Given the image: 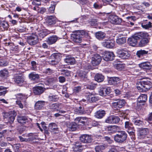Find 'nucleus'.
<instances>
[{
    "label": "nucleus",
    "mask_w": 152,
    "mask_h": 152,
    "mask_svg": "<svg viewBox=\"0 0 152 152\" xmlns=\"http://www.w3.org/2000/svg\"><path fill=\"white\" fill-rule=\"evenodd\" d=\"M137 85L138 90L141 92L146 91L152 87V83L150 81H140L138 82Z\"/></svg>",
    "instance_id": "1"
},
{
    "label": "nucleus",
    "mask_w": 152,
    "mask_h": 152,
    "mask_svg": "<svg viewBox=\"0 0 152 152\" xmlns=\"http://www.w3.org/2000/svg\"><path fill=\"white\" fill-rule=\"evenodd\" d=\"M127 136V134L125 131H118L117 133L114 136V140L117 142L122 143L126 140Z\"/></svg>",
    "instance_id": "2"
},
{
    "label": "nucleus",
    "mask_w": 152,
    "mask_h": 152,
    "mask_svg": "<svg viewBox=\"0 0 152 152\" xmlns=\"http://www.w3.org/2000/svg\"><path fill=\"white\" fill-rule=\"evenodd\" d=\"M35 133H30L22 135V136H19V138L21 142L31 141L35 138Z\"/></svg>",
    "instance_id": "3"
},
{
    "label": "nucleus",
    "mask_w": 152,
    "mask_h": 152,
    "mask_svg": "<svg viewBox=\"0 0 152 152\" xmlns=\"http://www.w3.org/2000/svg\"><path fill=\"white\" fill-rule=\"evenodd\" d=\"M116 53L118 56L123 59H128L130 56V52L124 49H118Z\"/></svg>",
    "instance_id": "4"
},
{
    "label": "nucleus",
    "mask_w": 152,
    "mask_h": 152,
    "mask_svg": "<svg viewBox=\"0 0 152 152\" xmlns=\"http://www.w3.org/2000/svg\"><path fill=\"white\" fill-rule=\"evenodd\" d=\"M71 39L74 42L80 43L82 42V37L81 36L78 30L71 34Z\"/></svg>",
    "instance_id": "5"
},
{
    "label": "nucleus",
    "mask_w": 152,
    "mask_h": 152,
    "mask_svg": "<svg viewBox=\"0 0 152 152\" xmlns=\"http://www.w3.org/2000/svg\"><path fill=\"white\" fill-rule=\"evenodd\" d=\"M16 114L14 112H10L4 113L3 116L4 118H6L10 123H12L14 121Z\"/></svg>",
    "instance_id": "6"
},
{
    "label": "nucleus",
    "mask_w": 152,
    "mask_h": 152,
    "mask_svg": "<svg viewBox=\"0 0 152 152\" xmlns=\"http://www.w3.org/2000/svg\"><path fill=\"white\" fill-rule=\"evenodd\" d=\"M109 18L110 22L113 24L119 25L122 22V19L115 15H110Z\"/></svg>",
    "instance_id": "7"
},
{
    "label": "nucleus",
    "mask_w": 152,
    "mask_h": 152,
    "mask_svg": "<svg viewBox=\"0 0 152 152\" xmlns=\"http://www.w3.org/2000/svg\"><path fill=\"white\" fill-rule=\"evenodd\" d=\"M103 59L106 61H111L114 59L115 57L113 53L109 51H105L103 53Z\"/></svg>",
    "instance_id": "8"
},
{
    "label": "nucleus",
    "mask_w": 152,
    "mask_h": 152,
    "mask_svg": "<svg viewBox=\"0 0 152 152\" xmlns=\"http://www.w3.org/2000/svg\"><path fill=\"white\" fill-rule=\"evenodd\" d=\"M27 41L28 44L31 45H35L38 41V37L36 35L33 34L27 37Z\"/></svg>",
    "instance_id": "9"
},
{
    "label": "nucleus",
    "mask_w": 152,
    "mask_h": 152,
    "mask_svg": "<svg viewBox=\"0 0 152 152\" xmlns=\"http://www.w3.org/2000/svg\"><path fill=\"white\" fill-rule=\"evenodd\" d=\"M111 92V89L110 87L102 86L100 87L99 91V94L101 96H105L109 94Z\"/></svg>",
    "instance_id": "10"
},
{
    "label": "nucleus",
    "mask_w": 152,
    "mask_h": 152,
    "mask_svg": "<svg viewBox=\"0 0 152 152\" xmlns=\"http://www.w3.org/2000/svg\"><path fill=\"white\" fill-rule=\"evenodd\" d=\"M120 120V119L118 116L110 115L106 119L105 122L109 124H115L118 123Z\"/></svg>",
    "instance_id": "11"
},
{
    "label": "nucleus",
    "mask_w": 152,
    "mask_h": 152,
    "mask_svg": "<svg viewBox=\"0 0 152 152\" xmlns=\"http://www.w3.org/2000/svg\"><path fill=\"white\" fill-rule=\"evenodd\" d=\"M102 45L104 47L108 48H112L114 46L115 42L113 39H106L102 42Z\"/></svg>",
    "instance_id": "12"
},
{
    "label": "nucleus",
    "mask_w": 152,
    "mask_h": 152,
    "mask_svg": "<svg viewBox=\"0 0 152 152\" xmlns=\"http://www.w3.org/2000/svg\"><path fill=\"white\" fill-rule=\"evenodd\" d=\"M102 59V57L99 54H94L91 58V63L92 65L94 66L98 65L101 62Z\"/></svg>",
    "instance_id": "13"
},
{
    "label": "nucleus",
    "mask_w": 152,
    "mask_h": 152,
    "mask_svg": "<svg viewBox=\"0 0 152 152\" xmlns=\"http://www.w3.org/2000/svg\"><path fill=\"white\" fill-rule=\"evenodd\" d=\"M126 103L125 100L122 99H117L115 102L112 103V105L115 108H121L124 107Z\"/></svg>",
    "instance_id": "14"
},
{
    "label": "nucleus",
    "mask_w": 152,
    "mask_h": 152,
    "mask_svg": "<svg viewBox=\"0 0 152 152\" xmlns=\"http://www.w3.org/2000/svg\"><path fill=\"white\" fill-rule=\"evenodd\" d=\"M148 132V129L147 128H144L140 130L138 133V137L140 139L145 138Z\"/></svg>",
    "instance_id": "15"
},
{
    "label": "nucleus",
    "mask_w": 152,
    "mask_h": 152,
    "mask_svg": "<svg viewBox=\"0 0 152 152\" xmlns=\"http://www.w3.org/2000/svg\"><path fill=\"white\" fill-rule=\"evenodd\" d=\"M80 140L83 142L89 143L92 140L91 136L88 134H83L80 137Z\"/></svg>",
    "instance_id": "16"
},
{
    "label": "nucleus",
    "mask_w": 152,
    "mask_h": 152,
    "mask_svg": "<svg viewBox=\"0 0 152 152\" xmlns=\"http://www.w3.org/2000/svg\"><path fill=\"white\" fill-rule=\"evenodd\" d=\"M37 30V34L41 39L45 37L50 33V31L47 29L40 30L38 28Z\"/></svg>",
    "instance_id": "17"
},
{
    "label": "nucleus",
    "mask_w": 152,
    "mask_h": 152,
    "mask_svg": "<svg viewBox=\"0 0 152 152\" xmlns=\"http://www.w3.org/2000/svg\"><path fill=\"white\" fill-rule=\"evenodd\" d=\"M45 90V88L42 86H37L33 88V93L36 95H39L42 94Z\"/></svg>",
    "instance_id": "18"
},
{
    "label": "nucleus",
    "mask_w": 152,
    "mask_h": 152,
    "mask_svg": "<svg viewBox=\"0 0 152 152\" xmlns=\"http://www.w3.org/2000/svg\"><path fill=\"white\" fill-rule=\"evenodd\" d=\"M134 37L136 38L137 40L140 39H142L144 38H146L149 36V35L146 32H141L137 33L134 35Z\"/></svg>",
    "instance_id": "19"
},
{
    "label": "nucleus",
    "mask_w": 152,
    "mask_h": 152,
    "mask_svg": "<svg viewBox=\"0 0 152 152\" xmlns=\"http://www.w3.org/2000/svg\"><path fill=\"white\" fill-rule=\"evenodd\" d=\"M66 125L68 130L70 131H75L78 126L77 124L75 122L71 123L67 122L66 124Z\"/></svg>",
    "instance_id": "20"
},
{
    "label": "nucleus",
    "mask_w": 152,
    "mask_h": 152,
    "mask_svg": "<svg viewBox=\"0 0 152 152\" xmlns=\"http://www.w3.org/2000/svg\"><path fill=\"white\" fill-rule=\"evenodd\" d=\"M86 96L87 100L91 102H96L99 99V97L95 96L94 93H89Z\"/></svg>",
    "instance_id": "21"
},
{
    "label": "nucleus",
    "mask_w": 152,
    "mask_h": 152,
    "mask_svg": "<svg viewBox=\"0 0 152 152\" xmlns=\"http://www.w3.org/2000/svg\"><path fill=\"white\" fill-rule=\"evenodd\" d=\"M15 82L17 84H21L24 81L23 76L22 75H17L13 78Z\"/></svg>",
    "instance_id": "22"
},
{
    "label": "nucleus",
    "mask_w": 152,
    "mask_h": 152,
    "mask_svg": "<svg viewBox=\"0 0 152 152\" xmlns=\"http://www.w3.org/2000/svg\"><path fill=\"white\" fill-rule=\"evenodd\" d=\"M45 102L43 101H38L36 102L34 105V109L36 110H40L43 109L45 105Z\"/></svg>",
    "instance_id": "23"
},
{
    "label": "nucleus",
    "mask_w": 152,
    "mask_h": 152,
    "mask_svg": "<svg viewBox=\"0 0 152 152\" xmlns=\"http://www.w3.org/2000/svg\"><path fill=\"white\" fill-rule=\"evenodd\" d=\"M57 20L55 16H48L47 18V22L50 25L55 24Z\"/></svg>",
    "instance_id": "24"
},
{
    "label": "nucleus",
    "mask_w": 152,
    "mask_h": 152,
    "mask_svg": "<svg viewBox=\"0 0 152 152\" xmlns=\"http://www.w3.org/2000/svg\"><path fill=\"white\" fill-rule=\"evenodd\" d=\"M147 96L145 94H141L137 99V104L139 105V103H142L143 104V103H145L147 101Z\"/></svg>",
    "instance_id": "25"
},
{
    "label": "nucleus",
    "mask_w": 152,
    "mask_h": 152,
    "mask_svg": "<svg viewBox=\"0 0 152 152\" xmlns=\"http://www.w3.org/2000/svg\"><path fill=\"white\" fill-rule=\"evenodd\" d=\"M137 39L134 37L133 35L131 37L129 38L128 39V43L131 46H135L137 42Z\"/></svg>",
    "instance_id": "26"
},
{
    "label": "nucleus",
    "mask_w": 152,
    "mask_h": 152,
    "mask_svg": "<svg viewBox=\"0 0 152 152\" xmlns=\"http://www.w3.org/2000/svg\"><path fill=\"white\" fill-rule=\"evenodd\" d=\"M9 26V25L7 21L3 20L0 22V29L2 31L7 30Z\"/></svg>",
    "instance_id": "27"
},
{
    "label": "nucleus",
    "mask_w": 152,
    "mask_h": 152,
    "mask_svg": "<svg viewBox=\"0 0 152 152\" xmlns=\"http://www.w3.org/2000/svg\"><path fill=\"white\" fill-rule=\"evenodd\" d=\"M120 82V79L118 77H114L110 78L109 83L110 85L116 86Z\"/></svg>",
    "instance_id": "28"
},
{
    "label": "nucleus",
    "mask_w": 152,
    "mask_h": 152,
    "mask_svg": "<svg viewBox=\"0 0 152 152\" xmlns=\"http://www.w3.org/2000/svg\"><path fill=\"white\" fill-rule=\"evenodd\" d=\"M48 129L51 132H54L58 130L57 125L54 123H51L49 124Z\"/></svg>",
    "instance_id": "29"
},
{
    "label": "nucleus",
    "mask_w": 152,
    "mask_h": 152,
    "mask_svg": "<svg viewBox=\"0 0 152 152\" xmlns=\"http://www.w3.org/2000/svg\"><path fill=\"white\" fill-rule=\"evenodd\" d=\"M140 66L143 69H150L151 68V64L148 61L142 62L139 64Z\"/></svg>",
    "instance_id": "30"
},
{
    "label": "nucleus",
    "mask_w": 152,
    "mask_h": 152,
    "mask_svg": "<svg viewBox=\"0 0 152 152\" xmlns=\"http://www.w3.org/2000/svg\"><path fill=\"white\" fill-rule=\"evenodd\" d=\"M119 129L120 127L115 125L107 127V131L111 133L116 132Z\"/></svg>",
    "instance_id": "31"
},
{
    "label": "nucleus",
    "mask_w": 152,
    "mask_h": 152,
    "mask_svg": "<svg viewBox=\"0 0 152 152\" xmlns=\"http://www.w3.org/2000/svg\"><path fill=\"white\" fill-rule=\"evenodd\" d=\"M105 111L103 110H99L96 112L94 116L98 118H102L105 115Z\"/></svg>",
    "instance_id": "32"
},
{
    "label": "nucleus",
    "mask_w": 152,
    "mask_h": 152,
    "mask_svg": "<svg viewBox=\"0 0 152 152\" xmlns=\"http://www.w3.org/2000/svg\"><path fill=\"white\" fill-rule=\"evenodd\" d=\"M96 38L99 40H102L106 38L105 34L102 31H99L95 33Z\"/></svg>",
    "instance_id": "33"
},
{
    "label": "nucleus",
    "mask_w": 152,
    "mask_h": 152,
    "mask_svg": "<svg viewBox=\"0 0 152 152\" xmlns=\"http://www.w3.org/2000/svg\"><path fill=\"white\" fill-rule=\"evenodd\" d=\"M125 127L128 130V132H132L133 126L132 124L129 121H126L125 123Z\"/></svg>",
    "instance_id": "34"
},
{
    "label": "nucleus",
    "mask_w": 152,
    "mask_h": 152,
    "mask_svg": "<svg viewBox=\"0 0 152 152\" xmlns=\"http://www.w3.org/2000/svg\"><path fill=\"white\" fill-rule=\"evenodd\" d=\"M57 40V37L56 36H53L49 37L47 42L49 45L54 43Z\"/></svg>",
    "instance_id": "35"
},
{
    "label": "nucleus",
    "mask_w": 152,
    "mask_h": 152,
    "mask_svg": "<svg viewBox=\"0 0 152 152\" xmlns=\"http://www.w3.org/2000/svg\"><path fill=\"white\" fill-rule=\"evenodd\" d=\"M148 51L145 50H139L137 51L136 55L137 56L140 58L142 56H145L148 54Z\"/></svg>",
    "instance_id": "36"
},
{
    "label": "nucleus",
    "mask_w": 152,
    "mask_h": 152,
    "mask_svg": "<svg viewBox=\"0 0 152 152\" xmlns=\"http://www.w3.org/2000/svg\"><path fill=\"white\" fill-rule=\"evenodd\" d=\"M65 61L68 64L73 65L75 63V59L74 58L71 57H66L65 60Z\"/></svg>",
    "instance_id": "37"
},
{
    "label": "nucleus",
    "mask_w": 152,
    "mask_h": 152,
    "mask_svg": "<svg viewBox=\"0 0 152 152\" xmlns=\"http://www.w3.org/2000/svg\"><path fill=\"white\" fill-rule=\"evenodd\" d=\"M95 80L98 82H101L103 81L104 77L102 74H97L95 76Z\"/></svg>",
    "instance_id": "38"
},
{
    "label": "nucleus",
    "mask_w": 152,
    "mask_h": 152,
    "mask_svg": "<svg viewBox=\"0 0 152 152\" xmlns=\"http://www.w3.org/2000/svg\"><path fill=\"white\" fill-rule=\"evenodd\" d=\"M149 41L147 37L142 39L139 42L140 47H143L146 45L148 42Z\"/></svg>",
    "instance_id": "39"
},
{
    "label": "nucleus",
    "mask_w": 152,
    "mask_h": 152,
    "mask_svg": "<svg viewBox=\"0 0 152 152\" xmlns=\"http://www.w3.org/2000/svg\"><path fill=\"white\" fill-rule=\"evenodd\" d=\"M30 78L32 80H34L39 79V76L38 74H36L34 72L31 73L29 75Z\"/></svg>",
    "instance_id": "40"
},
{
    "label": "nucleus",
    "mask_w": 152,
    "mask_h": 152,
    "mask_svg": "<svg viewBox=\"0 0 152 152\" xmlns=\"http://www.w3.org/2000/svg\"><path fill=\"white\" fill-rule=\"evenodd\" d=\"M75 111L76 114L79 115L85 114L87 113V112L81 106L79 107L78 109H75Z\"/></svg>",
    "instance_id": "41"
},
{
    "label": "nucleus",
    "mask_w": 152,
    "mask_h": 152,
    "mask_svg": "<svg viewBox=\"0 0 152 152\" xmlns=\"http://www.w3.org/2000/svg\"><path fill=\"white\" fill-rule=\"evenodd\" d=\"M8 75V72L7 70L5 69L0 71V77L5 78L7 77Z\"/></svg>",
    "instance_id": "42"
},
{
    "label": "nucleus",
    "mask_w": 152,
    "mask_h": 152,
    "mask_svg": "<svg viewBox=\"0 0 152 152\" xmlns=\"http://www.w3.org/2000/svg\"><path fill=\"white\" fill-rule=\"evenodd\" d=\"M18 122L22 124L25 123L27 120L26 117L25 116H18L17 118Z\"/></svg>",
    "instance_id": "43"
},
{
    "label": "nucleus",
    "mask_w": 152,
    "mask_h": 152,
    "mask_svg": "<svg viewBox=\"0 0 152 152\" xmlns=\"http://www.w3.org/2000/svg\"><path fill=\"white\" fill-rule=\"evenodd\" d=\"M79 31L80 32V34L82 37H83L88 38H90V37L89 36L88 31L84 30H79Z\"/></svg>",
    "instance_id": "44"
},
{
    "label": "nucleus",
    "mask_w": 152,
    "mask_h": 152,
    "mask_svg": "<svg viewBox=\"0 0 152 152\" xmlns=\"http://www.w3.org/2000/svg\"><path fill=\"white\" fill-rule=\"evenodd\" d=\"M60 58L61 56L59 54L57 53H55L52 55L51 59L59 62Z\"/></svg>",
    "instance_id": "45"
},
{
    "label": "nucleus",
    "mask_w": 152,
    "mask_h": 152,
    "mask_svg": "<svg viewBox=\"0 0 152 152\" xmlns=\"http://www.w3.org/2000/svg\"><path fill=\"white\" fill-rule=\"evenodd\" d=\"M61 74L65 77H69L71 76V72L67 69H62L60 70Z\"/></svg>",
    "instance_id": "46"
},
{
    "label": "nucleus",
    "mask_w": 152,
    "mask_h": 152,
    "mask_svg": "<svg viewBox=\"0 0 152 152\" xmlns=\"http://www.w3.org/2000/svg\"><path fill=\"white\" fill-rule=\"evenodd\" d=\"M61 104H58V103L53 104L50 105V108L53 110V111H58L57 109L60 106H61Z\"/></svg>",
    "instance_id": "47"
},
{
    "label": "nucleus",
    "mask_w": 152,
    "mask_h": 152,
    "mask_svg": "<svg viewBox=\"0 0 152 152\" xmlns=\"http://www.w3.org/2000/svg\"><path fill=\"white\" fill-rule=\"evenodd\" d=\"M58 97L57 95L51 94L48 96V99L50 101L55 102L58 100Z\"/></svg>",
    "instance_id": "48"
},
{
    "label": "nucleus",
    "mask_w": 152,
    "mask_h": 152,
    "mask_svg": "<svg viewBox=\"0 0 152 152\" xmlns=\"http://www.w3.org/2000/svg\"><path fill=\"white\" fill-rule=\"evenodd\" d=\"M126 41V39L124 37L118 38L116 40V42L119 45H121L125 43Z\"/></svg>",
    "instance_id": "49"
},
{
    "label": "nucleus",
    "mask_w": 152,
    "mask_h": 152,
    "mask_svg": "<svg viewBox=\"0 0 152 152\" xmlns=\"http://www.w3.org/2000/svg\"><path fill=\"white\" fill-rule=\"evenodd\" d=\"M133 122L135 125L139 126H142L143 124V121L140 119H134L133 120Z\"/></svg>",
    "instance_id": "50"
},
{
    "label": "nucleus",
    "mask_w": 152,
    "mask_h": 152,
    "mask_svg": "<svg viewBox=\"0 0 152 152\" xmlns=\"http://www.w3.org/2000/svg\"><path fill=\"white\" fill-rule=\"evenodd\" d=\"M55 71L50 68H47L45 69L43 71V73L45 74L50 75L54 73Z\"/></svg>",
    "instance_id": "51"
},
{
    "label": "nucleus",
    "mask_w": 152,
    "mask_h": 152,
    "mask_svg": "<svg viewBox=\"0 0 152 152\" xmlns=\"http://www.w3.org/2000/svg\"><path fill=\"white\" fill-rule=\"evenodd\" d=\"M7 88L3 86H0V96H4L7 93Z\"/></svg>",
    "instance_id": "52"
},
{
    "label": "nucleus",
    "mask_w": 152,
    "mask_h": 152,
    "mask_svg": "<svg viewBox=\"0 0 152 152\" xmlns=\"http://www.w3.org/2000/svg\"><path fill=\"white\" fill-rule=\"evenodd\" d=\"M105 146L104 145H100L96 146L95 149L96 152H102V150L104 149Z\"/></svg>",
    "instance_id": "53"
},
{
    "label": "nucleus",
    "mask_w": 152,
    "mask_h": 152,
    "mask_svg": "<svg viewBox=\"0 0 152 152\" xmlns=\"http://www.w3.org/2000/svg\"><path fill=\"white\" fill-rule=\"evenodd\" d=\"M151 23L150 22H148V23H143L142 24V27L145 29H148L151 28Z\"/></svg>",
    "instance_id": "54"
},
{
    "label": "nucleus",
    "mask_w": 152,
    "mask_h": 152,
    "mask_svg": "<svg viewBox=\"0 0 152 152\" xmlns=\"http://www.w3.org/2000/svg\"><path fill=\"white\" fill-rule=\"evenodd\" d=\"M83 148H82L81 145H76L74 147L73 151L75 152H81Z\"/></svg>",
    "instance_id": "55"
},
{
    "label": "nucleus",
    "mask_w": 152,
    "mask_h": 152,
    "mask_svg": "<svg viewBox=\"0 0 152 152\" xmlns=\"http://www.w3.org/2000/svg\"><path fill=\"white\" fill-rule=\"evenodd\" d=\"M81 119H83V120H87L88 121H89V118H88L86 117H77L75 119V121L78 124H80V121H81Z\"/></svg>",
    "instance_id": "56"
},
{
    "label": "nucleus",
    "mask_w": 152,
    "mask_h": 152,
    "mask_svg": "<svg viewBox=\"0 0 152 152\" xmlns=\"http://www.w3.org/2000/svg\"><path fill=\"white\" fill-rule=\"evenodd\" d=\"M17 97L21 100L26 99L28 98L27 96L21 94H17Z\"/></svg>",
    "instance_id": "57"
},
{
    "label": "nucleus",
    "mask_w": 152,
    "mask_h": 152,
    "mask_svg": "<svg viewBox=\"0 0 152 152\" xmlns=\"http://www.w3.org/2000/svg\"><path fill=\"white\" fill-rule=\"evenodd\" d=\"M96 85L94 83H91L90 84L87 85L86 86L87 88L93 90L96 87Z\"/></svg>",
    "instance_id": "58"
},
{
    "label": "nucleus",
    "mask_w": 152,
    "mask_h": 152,
    "mask_svg": "<svg viewBox=\"0 0 152 152\" xmlns=\"http://www.w3.org/2000/svg\"><path fill=\"white\" fill-rule=\"evenodd\" d=\"M89 23L92 26H95L97 24V20L96 19H91Z\"/></svg>",
    "instance_id": "59"
},
{
    "label": "nucleus",
    "mask_w": 152,
    "mask_h": 152,
    "mask_svg": "<svg viewBox=\"0 0 152 152\" xmlns=\"http://www.w3.org/2000/svg\"><path fill=\"white\" fill-rule=\"evenodd\" d=\"M86 72L82 70L80 71L79 73V76L81 78H85L86 76Z\"/></svg>",
    "instance_id": "60"
},
{
    "label": "nucleus",
    "mask_w": 152,
    "mask_h": 152,
    "mask_svg": "<svg viewBox=\"0 0 152 152\" xmlns=\"http://www.w3.org/2000/svg\"><path fill=\"white\" fill-rule=\"evenodd\" d=\"M93 6L94 8L97 9H100L102 7V5L97 2L94 3Z\"/></svg>",
    "instance_id": "61"
},
{
    "label": "nucleus",
    "mask_w": 152,
    "mask_h": 152,
    "mask_svg": "<svg viewBox=\"0 0 152 152\" xmlns=\"http://www.w3.org/2000/svg\"><path fill=\"white\" fill-rule=\"evenodd\" d=\"M59 62V61L51 59L49 61V63L50 65L55 66L58 64Z\"/></svg>",
    "instance_id": "62"
},
{
    "label": "nucleus",
    "mask_w": 152,
    "mask_h": 152,
    "mask_svg": "<svg viewBox=\"0 0 152 152\" xmlns=\"http://www.w3.org/2000/svg\"><path fill=\"white\" fill-rule=\"evenodd\" d=\"M81 90V87L80 86H77L74 88L73 91L74 92L77 93Z\"/></svg>",
    "instance_id": "63"
},
{
    "label": "nucleus",
    "mask_w": 152,
    "mask_h": 152,
    "mask_svg": "<svg viewBox=\"0 0 152 152\" xmlns=\"http://www.w3.org/2000/svg\"><path fill=\"white\" fill-rule=\"evenodd\" d=\"M31 64L32 66V70H35L37 69V63L34 61L31 62Z\"/></svg>",
    "instance_id": "64"
}]
</instances>
